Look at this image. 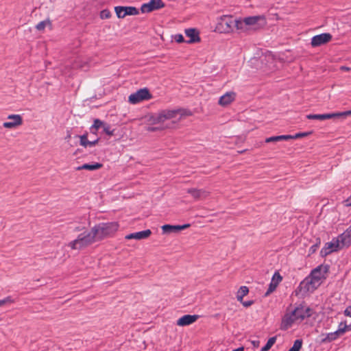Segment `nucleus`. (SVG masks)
Instances as JSON below:
<instances>
[{
    "label": "nucleus",
    "instance_id": "a211bd4d",
    "mask_svg": "<svg viewBox=\"0 0 351 351\" xmlns=\"http://www.w3.org/2000/svg\"><path fill=\"white\" fill-rule=\"evenodd\" d=\"M347 329V324H344L343 328H340L333 332L328 333L324 338L322 339V343H327L337 339L339 336L345 333Z\"/></svg>",
    "mask_w": 351,
    "mask_h": 351
},
{
    "label": "nucleus",
    "instance_id": "423d86ee",
    "mask_svg": "<svg viewBox=\"0 0 351 351\" xmlns=\"http://www.w3.org/2000/svg\"><path fill=\"white\" fill-rule=\"evenodd\" d=\"M159 119H160L161 125H165V123L167 120H171L177 118L179 116L178 120L183 117L191 116V111L185 109H176V110H163L158 112Z\"/></svg>",
    "mask_w": 351,
    "mask_h": 351
},
{
    "label": "nucleus",
    "instance_id": "aec40b11",
    "mask_svg": "<svg viewBox=\"0 0 351 351\" xmlns=\"http://www.w3.org/2000/svg\"><path fill=\"white\" fill-rule=\"evenodd\" d=\"M185 34L189 40H186L187 43H196L200 42V37L199 32L194 28H190L185 29Z\"/></svg>",
    "mask_w": 351,
    "mask_h": 351
},
{
    "label": "nucleus",
    "instance_id": "f3484780",
    "mask_svg": "<svg viewBox=\"0 0 351 351\" xmlns=\"http://www.w3.org/2000/svg\"><path fill=\"white\" fill-rule=\"evenodd\" d=\"M341 245L339 240L334 242L326 243L324 247L321 250V254L323 256H326L330 254L331 252L336 251L339 245Z\"/></svg>",
    "mask_w": 351,
    "mask_h": 351
},
{
    "label": "nucleus",
    "instance_id": "473e14b6",
    "mask_svg": "<svg viewBox=\"0 0 351 351\" xmlns=\"http://www.w3.org/2000/svg\"><path fill=\"white\" fill-rule=\"evenodd\" d=\"M302 339H296L293 346L288 351H300L302 346Z\"/></svg>",
    "mask_w": 351,
    "mask_h": 351
},
{
    "label": "nucleus",
    "instance_id": "412c9836",
    "mask_svg": "<svg viewBox=\"0 0 351 351\" xmlns=\"http://www.w3.org/2000/svg\"><path fill=\"white\" fill-rule=\"evenodd\" d=\"M187 193L191 194L195 199L206 198L209 195V193L204 189H197L194 188L187 189Z\"/></svg>",
    "mask_w": 351,
    "mask_h": 351
},
{
    "label": "nucleus",
    "instance_id": "393cba45",
    "mask_svg": "<svg viewBox=\"0 0 351 351\" xmlns=\"http://www.w3.org/2000/svg\"><path fill=\"white\" fill-rule=\"evenodd\" d=\"M145 119H146V122H147V125H161V122H160V119H159L158 113L147 116L145 117Z\"/></svg>",
    "mask_w": 351,
    "mask_h": 351
},
{
    "label": "nucleus",
    "instance_id": "72a5a7b5",
    "mask_svg": "<svg viewBox=\"0 0 351 351\" xmlns=\"http://www.w3.org/2000/svg\"><path fill=\"white\" fill-rule=\"evenodd\" d=\"M103 130L104 132L108 134V136H113L114 135V130H111V127L109 124L104 123L103 125Z\"/></svg>",
    "mask_w": 351,
    "mask_h": 351
},
{
    "label": "nucleus",
    "instance_id": "f704fd0d",
    "mask_svg": "<svg viewBox=\"0 0 351 351\" xmlns=\"http://www.w3.org/2000/svg\"><path fill=\"white\" fill-rule=\"evenodd\" d=\"M99 16L101 19H108L111 17V12L109 10L105 9L101 11Z\"/></svg>",
    "mask_w": 351,
    "mask_h": 351
},
{
    "label": "nucleus",
    "instance_id": "4468645a",
    "mask_svg": "<svg viewBox=\"0 0 351 351\" xmlns=\"http://www.w3.org/2000/svg\"><path fill=\"white\" fill-rule=\"evenodd\" d=\"M164 7L162 0H150L148 3L141 5V10L143 13L150 12Z\"/></svg>",
    "mask_w": 351,
    "mask_h": 351
},
{
    "label": "nucleus",
    "instance_id": "7ed1b4c3",
    "mask_svg": "<svg viewBox=\"0 0 351 351\" xmlns=\"http://www.w3.org/2000/svg\"><path fill=\"white\" fill-rule=\"evenodd\" d=\"M119 224L118 222L100 223L91 228V232L96 241H101L114 236L118 231Z\"/></svg>",
    "mask_w": 351,
    "mask_h": 351
},
{
    "label": "nucleus",
    "instance_id": "dca6fc26",
    "mask_svg": "<svg viewBox=\"0 0 351 351\" xmlns=\"http://www.w3.org/2000/svg\"><path fill=\"white\" fill-rule=\"evenodd\" d=\"M199 318L197 315H185L177 320V325L180 326H189L195 322Z\"/></svg>",
    "mask_w": 351,
    "mask_h": 351
},
{
    "label": "nucleus",
    "instance_id": "f8f14e48",
    "mask_svg": "<svg viewBox=\"0 0 351 351\" xmlns=\"http://www.w3.org/2000/svg\"><path fill=\"white\" fill-rule=\"evenodd\" d=\"M332 35L330 33H323L314 36L311 38V44L313 47H319L329 43L332 40Z\"/></svg>",
    "mask_w": 351,
    "mask_h": 351
},
{
    "label": "nucleus",
    "instance_id": "a878e982",
    "mask_svg": "<svg viewBox=\"0 0 351 351\" xmlns=\"http://www.w3.org/2000/svg\"><path fill=\"white\" fill-rule=\"evenodd\" d=\"M80 145L84 147H93L98 143V139L93 141H88L87 138V134L80 136Z\"/></svg>",
    "mask_w": 351,
    "mask_h": 351
},
{
    "label": "nucleus",
    "instance_id": "5701e85b",
    "mask_svg": "<svg viewBox=\"0 0 351 351\" xmlns=\"http://www.w3.org/2000/svg\"><path fill=\"white\" fill-rule=\"evenodd\" d=\"M341 245H349L351 244V228H349L342 233L338 239Z\"/></svg>",
    "mask_w": 351,
    "mask_h": 351
},
{
    "label": "nucleus",
    "instance_id": "20e7f679",
    "mask_svg": "<svg viewBox=\"0 0 351 351\" xmlns=\"http://www.w3.org/2000/svg\"><path fill=\"white\" fill-rule=\"evenodd\" d=\"M238 19H234L232 16L223 15L217 19L215 31L221 34H229L237 29Z\"/></svg>",
    "mask_w": 351,
    "mask_h": 351
},
{
    "label": "nucleus",
    "instance_id": "f257e3e1",
    "mask_svg": "<svg viewBox=\"0 0 351 351\" xmlns=\"http://www.w3.org/2000/svg\"><path fill=\"white\" fill-rule=\"evenodd\" d=\"M313 311L306 305L300 304L294 309H288L284 315L282 324L285 328H290L295 324H300L306 318L312 315Z\"/></svg>",
    "mask_w": 351,
    "mask_h": 351
},
{
    "label": "nucleus",
    "instance_id": "ddd939ff",
    "mask_svg": "<svg viewBox=\"0 0 351 351\" xmlns=\"http://www.w3.org/2000/svg\"><path fill=\"white\" fill-rule=\"evenodd\" d=\"M237 98V93L234 91H228L221 95L218 101V104L221 107H227L232 104Z\"/></svg>",
    "mask_w": 351,
    "mask_h": 351
},
{
    "label": "nucleus",
    "instance_id": "39448f33",
    "mask_svg": "<svg viewBox=\"0 0 351 351\" xmlns=\"http://www.w3.org/2000/svg\"><path fill=\"white\" fill-rule=\"evenodd\" d=\"M96 242L91 232H84L78 235L73 241L68 243V247L71 250H82Z\"/></svg>",
    "mask_w": 351,
    "mask_h": 351
},
{
    "label": "nucleus",
    "instance_id": "1a4fd4ad",
    "mask_svg": "<svg viewBox=\"0 0 351 351\" xmlns=\"http://www.w3.org/2000/svg\"><path fill=\"white\" fill-rule=\"evenodd\" d=\"M320 285L318 281L309 276L300 282L299 288L304 293L308 292L312 293L317 289Z\"/></svg>",
    "mask_w": 351,
    "mask_h": 351
},
{
    "label": "nucleus",
    "instance_id": "c85d7f7f",
    "mask_svg": "<svg viewBox=\"0 0 351 351\" xmlns=\"http://www.w3.org/2000/svg\"><path fill=\"white\" fill-rule=\"evenodd\" d=\"M169 128V126L167 125H156V126H154L153 125H147V126L146 127V130L147 132H156V131H161V130H163L166 128Z\"/></svg>",
    "mask_w": 351,
    "mask_h": 351
},
{
    "label": "nucleus",
    "instance_id": "6e6552de",
    "mask_svg": "<svg viewBox=\"0 0 351 351\" xmlns=\"http://www.w3.org/2000/svg\"><path fill=\"white\" fill-rule=\"evenodd\" d=\"M351 115V110H348L345 112H333V113H327L322 114H310L306 115V118L308 119H318V120H326L334 118H340V119H346L348 117Z\"/></svg>",
    "mask_w": 351,
    "mask_h": 351
},
{
    "label": "nucleus",
    "instance_id": "49530a36",
    "mask_svg": "<svg viewBox=\"0 0 351 351\" xmlns=\"http://www.w3.org/2000/svg\"><path fill=\"white\" fill-rule=\"evenodd\" d=\"M317 245H313V246L311 247L310 250H311L312 252H314L317 250Z\"/></svg>",
    "mask_w": 351,
    "mask_h": 351
},
{
    "label": "nucleus",
    "instance_id": "ea45409f",
    "mask_svg": "<svg viewBox=\"0 0 351 351\" xmlns=\"http://www.w3.org/2000/svg\"><path fill=\"white\" fill-rule=\"evenodd\" d=\"M174 39L178 43H183L184 42V37L182 34H176L174 36Z\"/></svg>",
    "mask_w": 351,
    "mask_h": 351
},
{
    "label": "nucleus",
    "instance_id": "c9c22d12",
    "mask_svg": "<svg viewBox=\"0 0 351 351\" xmlns=\"http://www.w3.org/2000/svg\"><path fill=\"white\" fill-rule=\"evenodd\" d=\"M311 134V132H300V133L295 134V135H289V136L291 137V139H297V138L306 137Z\"/></svg>",
    "mask_w": 351,
    "mask_h": 351
},
{
    "label": "nucleus",
    "instance_id": "9d476101",
    "mask_svg": "<svg viewBox=\"0 0 351 351\" xmlns=\"http://www.w3.org/2000/svg\"><path fill=\"white\" fill-rule=\"evenodd\" d=\"M114 11L119 19H123L126 16H134L138 14V9L133 6H116Z\"/></svg>",
    "mask_w": 351,
    "mask_h": 351
},
{
    "label": "nucleus",
    "instance_id": "e433bc0d",
    "mask_svg": "<svg viewBox=\"0 0 351 351\" xmlns=\"http://www.w3.org/2000/svg\"><path fill=\"white\" fill-rule=\"evenodd\" d=\"M104 123H105L104 122L101 121L99 119H95L94 121V123H93L92 128L95 129L96 130H97L99 128L103 127Z\"/></svg>",
    "mask_w": 351,
    "mask_h": 351
},
{
    "label": "nucleus",
    "instance_id": "a18cd8bd",
    "mask_svg": "<svg viewBox=\"0 0 351 351\" xmlns=\"http://www.w3.org/2000/svg\"><path fill=\"white\" fill-rule=\"evenodd\" d=\"M340 69L341 71H349L351 70V68H349V67H347V66H341Z\"/></svg>",
    "mask_w": 351,
    "mask_h": 351
},
{
    "label": "nucleus",
    "instance_id": "4be33fe9",
    "mask_svg": "<svg viewBox=\"0 0 351 351\" xmlns=\"http://www.w3.org/2000/svg\"><path fill=\"white\" fill-rule=\"evenodd\" d=\"M191 225L186 223L182 226H172V225H164L162 226L163 233H171L173 232H178L189 228Z\"/></svg>",
    "mask_w": 351,
    "mask_h": 351
},
{
    "label": "nucleus",
    "instance_id": "c03bdc74",
    "mask_svg": "<svg viewBox=\"0 0 351 351\" xmlns=\"http://www.w3.org/2000/svg\"><path fill=\"white\" fill-rule=\"evenodd\" d=\"M73 67L74 68H83L84 66L80 64L78 62H75V64H73Z\"/></svg>",
    "mask_w": 351,
    "mask_h": 351
},
{
    "label": "nucleus",
    "instance_id": "7c9ffc66",
    "mask_svg": "<svg viewBox=\"0 0 351 351\" xmlns=\"http://www.w3.org/2000/svg\"><path fill=\"white\" fill-rule=\"evenodd\" d=\"M276 337H272L269 338L265 346H263L261 351H268L271 349V348L274 346V344L276 343Z\"/></svg>",
    "mask_w": 351,
    "mask_h": 351
},
{
    "label": "nucleus",
    "instance_id": "4c0bfd02",
    "mask_svg": "<svg viewBox=\"0 0 351 351\" xmlns=\"http://www.w3.org/2000/svg\"><path fill=\"white\" fill-rule=\"evenodd\" d=\"M282 280V277L280 275L279 273L278 272H276L273 277H272V279H271V281L272 282H276V285H278V284L281 282Z\"/></svg>",
    "mask_w": 351,
    "mask_h": 351
},
{
    "label": "nucleus",
    "instance_id": "09e8293b",
    "mask_svg": "<svg viewBox=\"0 0 351 351\" xmlns=\"http://www.w3.org/2000/svg\"><path fill=\"white\" fill-rule=\"evenodd\" d=\"M344 324H346V322H341L339 325V328L338 329H340V328H343L344 327Z\"/></svg>",
    "mask_w": 351,
    "mask_h": 351
},
{
    "label": "nucleus",
    "instance_id": "2eb2a0df",
    "mask_svg": "<svg viewBox=\"0 0 351 351\" xmlns=\"http://www.w3.org/2000/svg\"><path fill=\"white\" fill-rule=\"evenodd\" d=\"M8 119L10 120V121L4 122L3 124V127L5 128H16L23 123L22 117L19 114H10L8 117Z\"/></svg>",
    "mask_w": 351,
    "mask_h": 351
},
{
    "label": "nucleus",
    "instance_id": "6ab92c4d",
    "mask_svg": "<svg viewBox=\"0 0 351 351\" xmlns=\"http://www.w3.org/2000/svg\"><path fill=\"white\" fill-rule=\"evenodd\" d=\"M151 234H152V231L148 229V230H145L143 231L136 232L127 234L125 237V239L127 240H130V239L142 240V239L148 238Z\"/></svg>",
    "mask_w": 351,
    "mask_h": 351
},
{
    "label": "nucleus",
    "instance_id": "8fccbe9b",
    "mask_svg": "<svg viewBox=\"0 0 351 351\" xmlns=\"http://www.w3.org/2000/svg\"><path fill=\"white\" fill-rule=\"evenodd\" d=\"M75 230H76V231H80V228H76Z\"/></svg>",
    "mask_w": 351,
    "mask_h": 351
},
{
    "label": "nucleus",
    "instance_id": "37998d69",
    "mask_svg": "<svg viewBox=\"0 0 351 351\" xmlns=\"http://www.w3.org/2000/svg\"><path fill=\"white\" fill-rule=\"evenodd\" d=\"M242 304L245 306V307H248L250 306H251L252 304H253V302L252 301H247V302H243L242 301Z\"/></svg>",
    "mask_w": 351,
    "mask_h": 351
},
{
    "label": "nucleus",
    "instance_id": "0eeeda50",
    "mask_svg": "<svg viewBox=\"0 0 351 351\" xmlns=\"http://www.w3.org/2000/svg\"><path fill=\"white\" fill-rule=\"evenodd\" d=\"M152 98V95L147 88H141L131 94L128 97V101L132 104H136L143 101H147Z\"/></svg>",
    "mask_w": 351,
    "mask_h": 351
},
{
    "label": "nucleus",
    "instance_id": "c756f323",
    "mask_svg": "<svg viewBox=\"0 0 351 351\" xmlns=\"http://www.w3.org/2000/svg\"><path fill=\"white\" fill-rule=\"evenodd\" d=\"M51 21L49 19H47L45 21H40V23H38L36 25V28L38 31H43L45 29V28L47 26H51Z\"/></svg>",
    "mask_w": 351,
    "mask_h": 351
},
{
    "label": "nucleus",
    "instance_id": "9b49d317",
    "mask_svg": "<svg viewBox=\"0 0 351 351\" xmlns=\"http://www.w3.org/2000/svg\"><path fill=\"white\" fill-rule=\"evenodd\" d=\"M328 271V266L321 265L314 269L310 276L322 284L323 280L326 278Z\"/></svg>",
    "mask_w": 351,
    "mask_h": 351
},
{
    "label": "nucleus",
    "instance_id": "58836bf2",
    "mask_svg": "<svg viewBox=\"0 0 351 351\" xmlns=\"http://www.w3.org/2000/svg\"><path fill=\"white\" fill-rule=\"evenodd\" d=\"M277 286L278 285H276V282H271L269 284V288H268L267 292L265 293V295H268L271 293H272L276 289Z\"/></svg>",
    "mask_w": 351,
    "mask_h": 351
},
{
    "label": "nucleus",
    "instance_id": "bb28decb",
    "mask_svg": "<svg viewBox=\"0 0 351 351\" xmlns=\"http://www.w3.org/2000/svg\"><path fill=\"white\" fill-rule=\"evenodd\" d=\"M249 289L246 286H242L239 288L237 293V299L239 302H242L243 297L247 295Z\"/></svg>",
    "mask_w": 351,
    "mask_h": 351
},
{
    "label": "nucleus",
    "instance_id": "f03ea898",
    "mask_svg": "<svg viewBox=\"0 0 351 351\" xmlns=\"http://www.w3.org/2000/svg\"><path fill=\"white\" fill-rule=\"evenodd\" d=\"M267 24L265 16L258 15L238 19L237 30L240 32L248 33L257 31L264 27Z\"/></svg>",
    "mask_w": 351,
    "mask_h": 351
},
{
    "label": "nucleus",
    "instance_id": "79ce46f5",
    "mask_svg": "<svg viewBox=\"0 0 351 351\" xmlns=\"http://www.w3.org/2000/svg\"><path fill=\"white\" fill-rule=\"evenodd\" d=\"M251 343L254 348H258L260 346V341L258 340L251 341Z\"/></svg>",
    "mask_w": 351,
    "mask_h": 351
},
{
    "label": "nucleus",
    "instance_id": "cd10ccee",
    "mask_svg": "<svg viewBox=\"0 0 351 351\" xmlns=\"http://www.w3.org/2000/svg\"><path fill=\"white\" fill-rule=\"evenodd\" d=\"M290 136L289 135H280V136H271L269 138H267L265 139L266 143H271V142H277L280 141H287L291 140Z\"/></svg>",
    "mask_w": 351,
    "mask_h": 351
},
{
    "label": "nucleus",
    "instance_id": "a19ab883",
    "mask_svg": "<svg viewBox=\"0 0 351 351\" xmlns=\"http://www.w3.org/2000/svg\"><path fill=\"white\" fill-rule=\"evenodd\" d=\"M344 315L351 317V305L348 306L344 311Z\"/></svg>",
    "mask_w": 351,
    "mask_h": 351
},
{
    "label": "nucleus",
    "instance_id": "2f4dec72",
    "mask_svg": "<svg viewBox=\"0 0 351 351\" xmlns=\"http://www.w3.org/2000/svg\"><path fill=\"white\" fill-rule=\"evenodd\" d=\"M14 302V300L11 296H8L2 300H0V307L10 306Z\"/></svg>",
    "mask_w": 351,
    "mask_h": 351
},
{
    "label": "nucleus",
    "instance_id": "de8ad7c7",
    "mask_svg": "<svg viewBox=\"0 0 351 351\" xmlns=\"http://www.w3.org/2000/svg\"><path fill=\"white\" fill-rule=\"evenodd\" d=\"M232 351H244V348L243 346H241V347H239V348H238L235 350H233Z\"/></svg>",
    "mask_w": 351,
    "mask_h": 351
},
{
    "label": "nucleus",
    "instance_id": "b1692460",
    "mask_svg": "<svg viewBox=\"0 0 351 351\" xmlns=\"http://www.w3.org/2000/svg\"><path fill=\"white\" fill-rule=\"evenodd\" d=\"M102 164L101 163H98V162H96V163H94V164H84L82 165V166H79L76 168V169L77 171H80V170H83V169H86V170H88V171H95V170H97V169H99L100 168L102 167Z\"/></svg>",
    "mask_w": 351,
    "mask_h": 351
}]
</instances>
